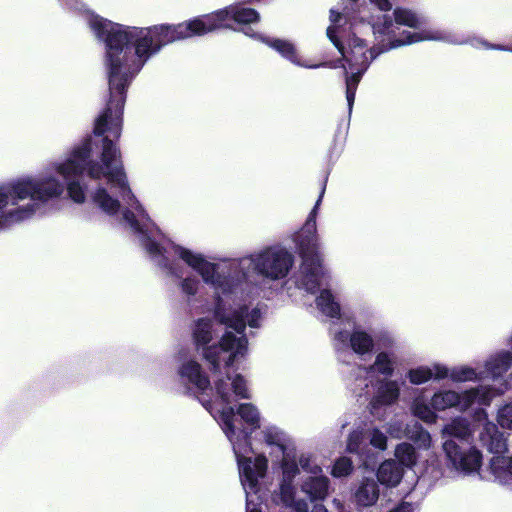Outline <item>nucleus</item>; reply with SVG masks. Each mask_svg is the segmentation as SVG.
I'll use <instances>...</instances> for the list:
<instances>
[{"instance_id": "nucleus-53", "label": "nucleus", "mask_w": 512, "mask_h": 512, "mask_svg": "<svg viewBox=\"0 0 512 512\" xmlns=\"http://www.w3.org/2000/svg\"><path fill=\"white\" fill-rule=\"evenodd\" d=\"M389 512H413L411 503L402 501L396 507L391 509Z\"/></svg>"}, {"instance_id": "nucleus-28", "label": "nucleus", "mask_w": 512, "mask_h": 512, "mask_svg": "<svg viewBox=\"0 0 512 512\" xmlns=\"http://www.w3.org/2000/svg\"><path fill=\"white\" fill-rule=\"evenodd\" d=\"M436 410L426 404L422 399L416 398L412 404L413 415L427 424H433L437 420Z\"/></svg>"}, {"instance_id": "nucleus-34", "label": "nucleus", "mask_w": 512, "mask_h": 512, "mask_svg": "<svg viewBox=\"0 0 512 512\" xmlns=\"http://www.w3.org/2000/svg\"><path fill=\"white\" fill-rule=\"evenodd\" d=\"M227 380H231V376L227 374ZM232 390L233 393L241 399H250V393L247 388V383L243 375L236 374L232 378Z\"/></svg>"}, {"instance_id": "nucleus-31", "label": "nucleus", "mask_w": 512, "mask_h": 512, "mask_svg": "<svg viewBox=\"0 0 512 512\" xmlns=\"http://www.w3.org/2000/svg\"><path fill=\"white\" fill-rule=\"evenodd\" d=\"M407 377L410 383L420 385L432 379L433 372L427 366H419L417 368L410 369L407 373Z\"/></svg>"}, {"instance_id": "nucleus-25", "label": "nucleus", "mask_w": 512, "mask_h": 512, "mask_svg": "<svg viewBox=\"0 0 512 512\" xmlns=\"http://www.w3.org/2000/svg\"><path fill=\"white\" fill-rule=\"evenodd\" d=\"M351 349L359 355L371 352L374 348V340L370 334L363 330H354L349 337Z\"/></svg>"}, {"instance_id": "nucleus-48", "label": "nucleus", "mask_w": 512, "mask_h": 512, "mask_svg": "<svg viewBox=\"0 0 512 512\" xmlns=\"http://www.w3.org/2000/svg\"><path fill=\"white\" fill-rule=\"evenodd\" d=\"M341 1V9L338 8L341 12H360L359 0H340Z\"/></svg>"}, {"instance_id": "nucleus-8", "label": "nucleus", "mask_w": 512, "mask_h": 512, "mask_svg": "<svg viewBox=\"0 0 512 512\" xmlns=\"http://www.w3.org/2000/svg\"><path fill=\"white\" fill-rule=\"evenodd\" d=\"M426 24V18L411 9L396 7L393 10V18L383 15L371 29L374 34L388 36L390 39L396 36L399 26H407L413 29H421Z\"/></svg>"}, {"instance_id": "nucleus-1", "label": "nucleus", "mask_w": 512, "mask_h": 512, "mask_svg": "<svg viewBox=\"0 0 512 512\" xmlns=\"http://www.w3.org/2000/svg\"><path fill=\"white\" fill-rule=\"evenodd\" d=\"M259 19L256 10L232 4L179 24L128 26L93 13L88 15L87 23L95 37L105 44L104 60L112 89L121 90L127 88L144 65L168 44L230 28L227 23L230 20L247 25Z\"/></svg>"}, {"instance_id": "nucleus-5", "label": "nucleus", "mask_w": 512, "mask_h": 512, "mask_svg": "<svg viewBox=\"0 0 512 512\" xmlns=\"http://www.w3.org/2000/svg\"><path fill=\"white\" fill-rule=\"evenodd\" d=\"M443 432L449 436L443 443V450L453 468L465 473L477 471L482 464V454L471 444L469 423L464 419H454Z\"/></svg>"}, {"instance_id": "nucleus-57", "label": "nucleus", "mask_w": 512, "mask_h": 512, "mask_svg": "<svg viewBox=\"0 0 512 512\" xmlns=\"http://www.w3.org/2000/svg\"><path fill=\"white\" fill-rule=\"evenodd\" d=\"M130 227L133 229V232L135 234H144L146 232L145 228H147L148 226L135 225V226H130Z\"/></svg>"}, {"instance_id": "nucleus-37", "label": "nucleus", "mask_w": 512, "mask_h": 512, "mask_svg": "<svg viewBox=\"0 0 512 512\" xmlns=\"http://www.w3.org/2000/svg\"><path fill=\"white\" fill-rule=\"evenodd\" d=\"M497 422L504 429H512V402L499 409Z\"/></svg>"}, {"instance_id": "nucleus-56", "label": "nucleus", "mask_w": 512, "mask_h": 512, "mask_svg": "<svg viewBox=\"0 0 512 512\" xmlns=\"http://www.w3.org/2000/svg\"><path fill=\"white\" fill-rule=\"evenodd\" d=\"M296 510L297 512H307L308 506L305 502H297L296 503Z\"/></svg>"}, {"instance_id": "nucleus-35", "label": "nucleus", "mask_w": 512, "mask_h": 512, "mask_svg": "<svg viewBox=\"0 0 512 512\" xmlns=\"http://www.w3.org/2000/svg\"><path fill=\"white\" fill-rule=\"evenodd\" d=\"M235 410L232 406H227L221 412V420L224 425V432L228 437L235 434L234 416Z\"/></svg>"}, {"instance_id": "nucleus-51", "label": "nucleus", "mask_w": 512, "mask_h": 512, "mask_svg": "<svg viewBox=\"0 0 512 512\" xmlns=\"http://www.w3.org/2000/svg\"><path fill=\"white\" fill-rule=\"evenodd\" d=\"M434 369H435V374H433V377L437 380H441V379H444L446 377H450V373H449V370L446 366H443V365H440V364H436L434 366Z\"/></svg>"}, {"instance_id": "nucleus-49", "label": "nucleus", "mask_w": 512, "mask_h": 512, "mask_svg": "<svg viewBox=\"0 0 512 512\" xmlns=\"http://www.w3.org/2000/svg\"><path fill=\"white\" fill-rule=\"evenodd\" d=\"M197 281L191 278H185L182 281V290L188 295H195L197 293Z\"/></svg>"}, {"instance_id": "nucleus-38", "label": "nucleus", "mask_w": 512, "mask_h": 512, "mask_svg": "<svg viewBox=\"0 0 512 512\" xmlns=\"http://www.w3.org/2000/svg\"><path fill=\"white\" fill-rule=\"evenodd\" d=\"M206 283H213L216 273V265L206 261L205 259L195 269Z\"/></svg>"}, {"instance_id": "nucleus-36", "label": "nucleus", "mask_w": 512, "mask_h": 512, "mask_svg": "<svg viewBox=\"0 0 512 512\" xmlns=\"http://www.w3.org/2000/svg\"><path fill=\"white\" fill-rule=\"evenodd\" d=\"M178 255L186 264H188L194 270L198 268L199 264H201V262L204 260L202 255L194 254L192 251L184 247L178 248Z\"/></svg>"}, {"instance_id": "nucleus-62", "label": "nucleus", "mask_w": 512, "mask_h": 512, "mask_svg": "<svg viewBox=\"0 0 512 512\" xmlns=\"http://www.w3.org/2000/svg\"><path fill=\"white\" fill-rule=\"evenodd\" d=\"M247 512H261V510L258 508H253L251 510H248Z\"/></svg>"}, {"instance_id": "nucleus-60", "label": "nucleus", "mask_w": 512, "mask_h": 512, "mask_svg": "<svg viewBox=\"0 0 512 512\" xmlns=\"http://www.w3.org/2000/svg\"><path fill=\"white\" fill-rule=\"evenodd\" d=\"M312 512H328V511L326 508L321 507V508H315Z\"/></svg>"}, {"instance_id": "nucleus-11", "label": "nucleus", "mask_w": 512, "mask_h": 512, "mask_svg": "<svg viewBox=\"0 0 512 512\" xmlns=\"http://www.w3.org/2000/svg\"><path fill=\"white\" fill-rule=\"evenodd\" d=\"M302 278L301 283L305 290L315 294L320 287V276L322 268V258L315 247L302 249Z\"/></svg>"}, {"instance_id": "nucleus-58", "label": "nucleus", "mask_w": 512, "mask_h": 512, "mask_svg": "<svg viewBox=\"0 0 512 512\" xmlns=\"http://www.w3.org/2000/svg\"><path fill=\"white\" fill-rule=\"evenodd\" d=\"M314 222H315V216H314V212H312V213L308 216V218H307V220H306L305 224H306V225H309V224H312V223H314Z\"/></svg>"}, {"instance_id": "nucleus-46", "label": "nucleus", "mask_w": 512, "mask_h": 512, "mask_svg": "<svg viewBox=\"0 0 512 512\" xmlns=\"http://www.w3.org/2000/svg\"><path fill=\"white\" fill-rule=\"evenodd\" d=\"M265 442L270 446H278L283 452L286 449V446L281 442V436L278 432H265Z\"/></svg>"}, {"instance_id": "nucleus-6", "label": "nucleus", "mask_w": 512, "mask_h": 512, "mask_svg": "<svg viewBox=\"0 0 512 512\" xmlns=\"http://www.w3.org/2000/svg\"><path fill=\"white\" fill-rule=\"evenodd\" d=\"M490 400L489 391L480 386L465 390L462 393L453 390L436 392L430 404L436 411H444L452 407H458L461 411H466L476 402L481 405H489Z\"/></svg>"}, {"instance_id": "nucleus-43", "label": "nucleus", "mask_w": 512, "mask_h": 512, "mask_svg": "<svg viewBox=\"0 0 512 512\" xmlns=\"http://www.w3.org/2000/svg\"><path fill=\"white\" fill-rule=\"evenodd\" d=\"M370 443L375 448L385 450L387 447V437L380 430L375 429L372 433Z\"/></svg>"}, {"instance_id": "nucleus-15", "label": "nucleus", "mask_w": 512, "mask_h": 512, "mask_svg": "<svg viewBox=\"0 0 512 512\" xmlns=\"http://www.w3.org/2000/svg\"><path fill=\"white\" fill-rule=\"evenodd\" d=\"M380 486L376 479L363 478L353 493V499L358 507H371L379 499Z\"/></svg>"}, {"instance_id": "nucleus-7", "label": "nucleus", "mask_w": 512, "mask_h": 512, "mask_svg": "<svg viewBox=\"0 0 512 512\" xmlns=\"http://www.w3.org/2000/svg\"><path fill=\"white\" fill-rule=\"evenodd\" d=\"M421 41H442L448 42L452 44H464L468 43V41H463L455 38L450 33H444L439 30L432 29H422L419 32H406L403 35V38L392 40V48H397L404 45H410L413 43L421 42ZM469 44L476 48H485V49H496L501 51L512 52V45L510 46H501V45H489L487 42L482 40H471Z\"/></svg>"}, {"instance_id": "nucleus-9", "label": "nucleus", "mask_w": 512, "mask_h": 512, "mask_svg": "<svg viewBox=\"0 0 512 512\" xmlns=\"http://www.w3.org/2000/svg\"><path fill=\"white\" fill-rule=\"evenodd\" d=\"M293 265V257L286 250L266 249L255 260V268L259 274L273 279L285 277Z\"/></svg>"}, {"instance_id": "nucleus-64", "label": "nucleus", "mask_w": 512, "mask_h": 512, "mask_svg": "<svg viewBox=\"0 0 512 512\" xmlns=\"http://www.w3.org/2000/svg\"><path fill=\"white\" fill-rule=\"evenodd\" d=\"M425 436L429 439L430 438V435L428 432H425Z\"/></svg>"}, {"instance_id": "nucleus-55", "label": "nucleus", "mask_w": 512, "mask_h": 512, "mask_svg": "<svg viewBox=\"0 0 512 512\" xmlns=\"http://www.w3.org/2000/svg\"><path fill=\"white\" fill-rule=\"evenodd\" d=\"M194 397L203 405V407L206 409V410H210L211 407H212V402L210 399H201L199 396L193 394Z\"/></svg>"}, {"instance_id": "nucleus-20", "label": "nucleus", "mask_w": 512, "mask_h": 512, "mask_svg": "<svg viewBox=\"0 0 512 512\" xmlns=\"http://www.w3.org/2000/svg\"><path fill=\"white\" fill-rule=\"evenodd\" d=\"M329 479L324 476L310 477L305 481L301 489L311 501L323 500L328 494Z\"/></svg>"}, {"instance_id": "nucleus-23", "label": "nucleus", "mask_w": 512, "mask_h": 512, "mask_svg": "<svg viewBox=\"0 0 512 512\" xmlns=\"http://www.w3.org/2000/svg\"><path fill=\"white\" fill-rule=\"evenodd\" d=\"M400 390L395 381H386L377 389L372 400L373 406L391 405L399 398Z\"/></svg>"}, {"instance_id": "nucleus-27", "label": "nucleus", "mask_w": 512, "mask_h": 512, "mask_svg": "<svg viewBox=\"0 0 512 512\" xmlns=\"http://www.w3.org/2000/svg\"><path fill=\"white\" fill-rule=\"evenodd\" d=\"M395 457L400 466L411 468L416 464V451L412 444L403 442L396 446Z\"/></svg>"}, {"instance_id": "nucleus-61", "label": "nucleus", "mask_w": 512, "mask_h": 512, "mask_svg": "<svg viewBox=\"0 0 512 512\" xmlns=\"http://www.w3.org/2000/svg\"><path fill=\"white\" fill-rule=\"evenodd\" d=\"M164 266H165L167 269H169L170 273L174 274L173 268H172V266H171L170 264L166 263Z\"/></svg>"}, {"instance_id": "nucleus-41", "label": "nucleus", "mask_w": 512, "mask_h": 512, "mask_svg": "<svg viewBox=\"0 0 512 512\" xmlns=\"http://www.w3.org/2000/svg\"><path fill=\"white\" fill-rule=\"evenodd\" d=\"M215 390H216V393L220 397L221 402L223 404H226V405L230 404L231 399H230V394H229V388H228L227 380H225L223 378L218 379L215 382Z\"/></svg>"}, {"instance_id": "nucleus-19", "label": "nucleus", "mask_w": 512, "mask_h": 512, "mask_svg": "<svg viewBox=\"0 0 512 512\" xmlns=\"http://www.w3.org/2000/svg\"><path fill=\"white\" fill-rule=\"evenodd\" d=\"M237 414L251 427L250 431L243 430L245 441L251 444V434L260 428V415L252 403H242L237 408Z\"/></svg>"}, {"instance_id": "nucleus-17", "label": "nucleus", "mask_w": 512, "mask_h": 512, "mask_svg": "<svg viewBox=\"0 0 512 512\" xmlns=\"http://www.w3.org/2000/svg\"><path fill=\"white\" fill-rule=\"evenodd\" d=\"M403 473V467L395 460H386L380 464L376 473V480L388 487H395L401 482Z\"/></svg>"}, {"instance_id": "nucleus-3", "label": "nucleus", "mask_w": 512, "mask_h": 512, "mask_svg": "<svg viewBox=\"0 0 512 512\" xmlns=\"http://www.w3.org/2000/svg\"><path fill=\"white\" fill-rule=\"evenodd\" d=\"M109 84L110 99L107 108L95 120L94 137L88 136L81 144L89 146V155L81 163L83 174L93 180L106 179L107 183L119 190L121 197L132 210L123 214L127 224H145L151 218L133 194L121 161L120 150L114 139L121 134L125 91L112 89Z\"/></svg>"}, {"instance_id": "nucleus-33", "label": "nucleus", "mask_w": 512, "mask_h": 512, "mask_svg": "<svg viewBox=\"0 0 512 512\" xmlns=\"http://www.w3.org/2000/svg\"><path fill=\"white\" fill-rule=\"evenodd\" d=\"M353 463L352 460L346 456L339 457L334 462L331 474L334 477H345L352 473Z\"/></svg>"}, {"instance_id": "nucleus-22", "label": "nucleus", "mask_w": 512, "mask_h": 512, "mask_svg": "<svg viewBox=\"0 0 512 512\" xmlns=\"http://www.w3.org/2000/svg\"><path fill=\"white\" fill-rule=\"evenodd\" d=\"M512 366V352L502 351L486 362V370L492 378L502 377Z\"/></svg>"}, {"instance_id": "nucleus-59", "label": "nucleus", "mask_w": 512, "mask_h": 512, "mask_svg": "<svg viewBox=\"0 0 512 512\" xmlns=\"http://www.w3.org/2000/svg\"><path fill=\"white\" fill-rule=\"evenodd\" d=\"M65 3L70 6L71 8H76L77 0H64Z\"/></svg>"}, {"instance_id": "nucleus-47", "label": "nucleus", "mask_w": 512, "mask_h": 512, "mask_svg": "<svg viewBox=\"0 0 512 512\" xmlns=\"http://www.w3.org/2000/svg\"><path fill=\"white\" fill-rule=\"evenodd\" d=\"M11 191L9 190V183L7 185H0V214L3 215V211L7 209L9 203V197Z\"/></svg>"}, {"instance_id": "nucleus-10", "label": "nucleus", "mask_w": 512, "mask_h": 512, "mask_svg": "<svg viewBox=\"0 0 512 512\" xmlns=\"http://www.w3.org/2000/svg\"><path fill=\"white\" fill-rule=\"evenodd\" d=\"M242 32L248 37L260 40L261 42L265 43L267 46L277 51L282 57L286 58L291 63L299 67L316 69L326 65L325 63L311 64L308 61L302 59V57L297 54L294 44L287 40L264 37L254 32L250 27L243 28Z\"/></svg>"}, {"instance_id": "nucleus-52", "label": "nucleus", "mask_w": 512, "mask_h": 512, "mask_svg": "<svg viewBox=\"0 0 512 512\" xmlns=\"http://www.w3.org/2000/svg\"><path fill=\"white\" fill-rule=\"evenodd\" d=\"M261 313L258 308L252 309L249 319H248V325L253 328H257L259 326V319H260Z\"/></svg>"}, {"instance_id": "nucleus-14", "label": "nucleus", "mask_w": 512, "mask_h": 512, "mask_svg": "<svg viewBox=\"0 0 512 512\" xmlns=\"http://www.w3.org/2000/svg\"><path fill=\"white\" fill-rule=\"evenodd\" d=\"M213 333V321L210 318L201 317L193 322L191 328L192 344L203 360L205 349L212 345Z\"/></svg>"}, {"instance_id": "nucleus-40", "label": "nucleus", "mask_w": 512, "mask_h": 512, "mask_svg": "<svg viewBox=\"0 0 512 512\" xmlns=\"http://www.w3.org/2000/svg\"><path fill=\"white\" fill-rule=\"evenodd\" d=\"M279 489L281 501L285 505L290 506L294 502L295 498L293 482H285L281 480Z\"/></svg>"}, {"instance_id": "nucleus-21", "label": "nucleus", "mask_w": 512, "mask_h": 512, "mask_svg": "<svg viewBox=\"0 0 512 512\" xmlns=\"http://www.w3.org/2000/svg\"><path fill=\"white\" fill-rule=\"evenodd\" d=\"M95 205L108 215H115L120 210V202L112 197L106 188L99 186L92 195Z\"/></svg>"}, {"instance_id": "nucleus-39", "label": "nucleus", "mask_w": 512, "mask_h": 512, "mask_svg": "<svg viewBox=\"0 0 512 512\" xmlns=\"http://www.w3.org/2000/svg\"><path fill=\"white\" fill-rule=\"evenodd\" d=\"M248 350V339L245 335L242 336L241 344L234 351H230L229 356L225 360V367L230 368L234 365L238 356H244Z\"/></svg>"}, {"instance_id": "nucleus-16", "label": "nucleus", "mask_w": 512, "mask_h": 512, "mask_svg": "<svg viewBox=\"0 0 512 512\" xmlns=\"http://www.w3.org/2000/svg\"><path fill=\"white\" fill-rule=\"evenodd\" d=\"M179 375L186 378L193 384L200 393H204L211 388V382L208 375L203 371L202 366L195 360L184 362L178 371Z\"/></svg>"}, {"instance_id": "nucleus-42", "label": "nucleus", "mask_w": 512, "mask_h": 512, "mask_svg": "<svg viewBox=\"0 0 512 512\" xmlns=\"http://www.w3.org/2000/svg\"><path fill=\"white\" fill-rule=\"evenodd\" d=\"M143 246L145 250L153 256L163 255L165 249L153 238L146 236L143 239Z\"/></svg>"}, {"instance_id": "nucleus-63", "label": "nucleus", "mask_w": 512, "mask_h": 512, "mask_svg": "<svg viewBox=\"0 0 512 512\" xmlns=\"http://www.w3.org/2000/svg\"><path fill=\"white\" fill-rule=\"evenodd\" d=\"M186 394H188V395L192 394L189 388L187 389Z\"/></svg>"}, {"instance_id": "nucleus-45", "label": "nucleus", "mask_w": 512, "mask_h": 512, "mask_svg": "<svg viewBox=\"0 0 512 512\" xmlns=\"http://www.w3.org/2000/svg\"><path fill=\"white\" fill-rule=\"evenodd\" d=\"M227 316L228 315L226 314L225 303L223 299L218 295L215 299L214 317L221 324V320Z\"/></svg>"}, {"instance_id": "nucleus-24", "label": "nucleus", "mask_w": 512, "mask_h": 512, "mask_svg": "<svg viewBox=\"0 0 512 512\" xmlns=\"http://www.w3.org/2000/svg\"><path fill=\"white\" fill-rule=\"evenodd\" d=\"M316 305L323 314L330 318H339L341 315L340 305L335 301L329 289L320 291V294L316 298Z\"/></svg>"}, {"instance_id": "nucleus-29", "label": "nucleus", "mask_w": 512, "mask_h": 512, "mask_svg": "<svg viewBox=\"0 0 512 512\" xmlns=\"http://www.w3.org/2000/svg\"><path fill=\"white\" fill-rule=\"evenodd\" d=\"M372 370H375L377 373L384 375L385 377H391L393 375L394 362L387 352L382 351L377 354L374 364L369 367V371Z\"/></svg>"}, {"instance_id": "nucleus-54", "label": "nucleus", "mask_w": 512, "mask_h": 512, "mask_svg": "<svg viewBox=\"0 0 512 512\" xmlns=\"http://www.w3.org/2000/svg\"><path fill=\"white\" fill-rule=\"evenodd\" d=\"M310 462H311V457L309 455L302 454L299 457V465L305 471H311Z\"/></svg>"}, {"instance_id": "nucleus-12", "label": "nucleus", "mask_w": 512, "mask_h": 512, "mask_svg": "<svg viewBox=\"0 0 512 512\" xmlns=\"http://www.w3.org/2000/svg\"><path fill=\"white\" fill-rule=\"evenodd\" d=\"M241 337H236L232 332L226 331L217 343L205 349L204 360L210 365L209 369L213 374L221 372L220 354L230 352L240 346Z\"/></svg>"}, {"instance_id": "nucleus-4", "label": "nucleus", "mask_w": 512, "mask_h": 512, "mask_svg": "<svg viewBox=\"0 0 512 512\" xmlns=\"http://www.w3.org/2000/svg\"><path fill=\"white\" fill-rule=\"evenodd\" d=\"M352 12H341L339 9H330V25L327 28L326 34L329 40L334 44L338 51L343 55L348 67L345 68L346 74V99L348 103L349 113L355 100V93L357 86L362 78V75L368 69L371 61L376 57L373 49H368L365 40L361 39L352 32L349 37V52H344V46L341 39L346 36L347 23Z\"/></svg>"}, {"instance_id": "nucleus-2", "label": "nucleus", "mask_w": 512, "mask_h": 512, "mask_svg": "<svg viewBox=\"0 0 512 512\" xmlns=\"http://www.w3.org/2000/svg\"><path fill=\"white\" fill-rule=\"evenodd\" d=\"M89 146L77 144L64 158L49 162L38 176L25 175L9 182L13 201L3 211L1 219L6 224L31 221L40 204L59 199L67 191L75 203L86 199L85 186L78 177L83 175L81 163L87 160Z\"/></svg>"}, {"instance_id": "nucleus-50", "label": "nucleus", "mask_w": 512, "mask_h": 512, "mask_svg": "<svg viewBox=\"0 0 512 512\" xmlns=\"http://www.w3.org/2000/svg\"><path fill=\"white\" fill-rule=\"evenodd\" d=\"M369 2L382 12H388L392 9L390 0H369Z\"/></svg>"}, {"instance_id": "nucleus-13", "label": "nucleus", "mask_w": 512, "mask_h": 512, "mask_svg": "<svg viewBox=\"0 0 512 512\" xmlns=\"http://www.w3.org/2000/svg\"><path fill=\"white\" fill-rule=\"evenodd\" d=\"M238 465L240 476L245 479L251 489L258 486V479L266 475L268 469V459L264 454H259L255 457L254 467H252V460L249 457H238Z\"/></svg>"}, {"instance_id": "nucleus-32", "label": "nucleus", "mask_w": 512, "mask_h": 512, "mask_svg": "<svg viewBox=\"0 0 512 512\" xmlns=\"http://www.w3.org/2000/svg\"><path fill=\"white\" fill-rule=\"evenodd\" d=\"M282 467V481L293 482L295 477L299 474V467L296 460L288 459V455L284 456L281 462Z\"/></svg>"}, {"instance_id": "nucleus-26", "label": "nucleus", "mask_w": 512, "mask_h": 512, "mask_svg": "<svg viewBox=\"0 0 512 512\" xmlns=\"http://www.w3.org/2000/svg\"><path fill=\"white\" fill-rule=\"evenodd\" d=\"M248 316V307L246 305L240 306L238 309L234 310L230 315L221 320V324L227 326L235 330L238 334L242 336L245 335L246 329V321L245 318Z\"/></svg>"}, {"instance_id": "nucleus-44", "label": "nucleus", "mask_w": 512, "mask_h": 512, "mask_svg": "<svg viewBox=\"0 0 512 512\" xmlns=\"http://www.w3.org/2000/svg\"><path fill=\"white\" fill-rule=\"evenodd\" d=\"M362 437L359 433L353 432L348 437L347 451L350 453H358Z\"/></svg>"}, {"instance_id": "nucleus-18", "label": "nucleus", "mask_w": 512, "mask_h": 512, "mask_svg": "<svg viewBox=\"0 0 512 512\" xmlns=\"http://www.w3.org/2000/svg\"><path fill=\"white\" fill-rule=\"evenodd\" d=\"M490 471L501 484L512 482V457L504 455L493 456L490 460Z\"/></svg>"}, {"instance_id": "nucleus-30", "label": "nucleus", "mask_w": 512, "mask_h": 512, "mask_svg": "<svg viewBox=\"0 0 512 512\" xmlns=\"http://www.w3.org/2000/svg\"><path fill=\"white\" fill-rule=\"evenodd\" d=\"M450 379L453 382H467L480 379L475 369L469 366L454 367L450 371Z\"/></svg>"}]
</instances>
